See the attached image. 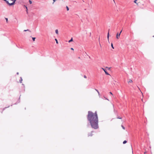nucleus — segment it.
I'll list each match as a JSON object with an SVG mask.
<instances>
[{"label": "nucleus", "mask_w": 154, "mask_h": 154, "mask_svg": "<svg viewBox=\"0 0 154 154\" xmlns=\"http://www.w3.org/2000/svg\"><path fill=\"white\" fill-rule=\"evenodd\" d=\"M87 118L92 128L94 129L98 128V118L96 112L94 113L88 111Z\"/></svg>", "instance_id": "f257e3e1"}, {"label": "nucleus", "mask_w": 154, "mask_h": 154, "mask_svg": "<svg viewBox=\"0 0 154 154\" xmlns=\"http://www.w3.org/2000/svg\"><path fill=\"white\" fill-rule=\"evenodd\" d=\"M102 69H103V70L104 71V72H105V74H106V75H109V73H108L107 72V71H106V70L105 69H103V68H102Z\"/></svg>", "instance_id": "f03ea898"}, {"label": "nucleus", "mask_w": 154, "mask_h": 154, "mask_svg": "<svg viewBox=\"0 0 154 154\" xmlns=\"http://www.w3.org/2000/svg\"><path fill=\"white\" fill-rule=\"evenodd\" d=\"M120 33L119 34L118 33H117L116 36V38L117 39H118L120 37Z\"/></svg>", "instance_id": "7ed1b4c3"}, {"label": "nucleus", "mask_w": 154, "mask_h": 154, "mask_svg": "<svg viewBox=\"0 0 154 154\" xmlns=\"http://www.w3.org/2000/svg\"><path fill=\"white\" fill-rule=\"evenodd\" d=\"M93 135V134L92 133V132H91V133H89L88 134V137H91Z\"/></svg>", "instance_id": "20e7f679"}, {"label": "nucleus", "mask_w": 154, "mask_h": 154, "mask_svg": "<svg viewBox=\"0 0 154 154\" xmlns=\"http://www.w3.org/2000/svg\"><path fill=\"white\" fill-rule=\"evenodd\" d=\"M132 82H133V81H132V80L131 79H129V81L128 82V83H132Z\"/></svg>", "instance_id": "39448f33"}, {"label": "nucleus", "mask_w": 154, "mask_h": 154, "mask_svg": "<svg viewBox=\"0 0 154 154\" xmlns=\"http://www.w3.org/2000/svg\"><path fill=\"white\" fill-rule=\"evenodd\" d=\"M55 32L57 35L58 34V30L57 29H56L55 30Z\"/></svg>", "instance_id": "423d86ee"}, {"label": "nucleus", "mask_w": 154, "mask_h": 154, "mask_svg": "<svg viewBox=\"0 0 154 154\" xmlns=\"http://www.w3.org/2000/svg\"><path fill=\"white\" fill-rule=\"evenodd\" d=\"M109 31H108V34H107V38H108V40H109Z\"/></svg>", "instance_id": "0eeeda50"}, {"label": "nucleus", "mask_w": 154, "mask_h": 154, "mask_svg": "<svg viewBox=\"0 0 154 154\" xmlns=\"http://www.w3.org/2000/svg\"><path fill=\"white\" fill-rule=\"evenodd\" d=\"M72 41H73V39H72V38L71 39V40H69L68 42H69H69Z\"/></svg>", "instance_id": "6e6552de"}, {"label": "nucleus", "mask_w": 154, "mask_h": 154, "mask_svg": "<svg viewBox=\"0 0 154 154\" xmlns=\"http://www.w3.org/2000/svg\"><path fill=\"white\" fill-rule=\"evenodd\" d=\"M22 80H22V78H20V83H22Z\"/></svg>", "instance_id": "1a4fd4ad"}, {"label": "nucleus", "mask_w": 154, "mask_h": 154, "mask_svg": "<svg viewBox=\"0 0 154 154\" xmlns=\"http://www.w3.org/2000/svg\"><path fill=\"white\" fill-rule=\"evenodd\" d=\"M66 8L67 10V11H68L69 10V9L68 7L67 6H66Z\"/></svg>", "instance_id": "9d476101"}, {"label": "nucleus", "mask_w": 154, "mask_h": 154, "mask_svg": "<svg viewBox=\"0 0 154 154\" xmlns=\"http://www.w3.org/2000/svg\"><path fill=\"white\" fill-rule=\"evenodd\" d=\"M111 46L112 47V48L113 49H114V47L113 46V44H112V43L111 44Z\"/></svg>", "instance_id": "9b49d317"}, {"label": "nucleus", "mask_w": 154, "mask_h": 154, "mask_svg": "<svg viewBox=\"0 0 154 154\" xmlns=\"http://www.w3.org/2000/svg\"><path fill=\"white\" fill-rule=\"evenodd\" d=\"M106 68L107 69L109 70H110V68H111L110 67H106Z\"/></svg>", "instance_id": "f8f14e48"}, {"label": "nucleus", "mask_w": 154, "mask_h": 154, "mask_svg": "<svg viewBox=\"0 0 154 154\" xmlns=\"http://www.w3.org/2000/svg\"><path fill=\"white\" fill-rule=\"evenodd\" d=\"M127 141L126 140H124L123 142V144H125L127 143Z\"/></svg>", "instance_id": "ddd939ff"}, {"label": "nucleus", "mask_w": 154, "mask_h": 154, "mask_svg": "<svg viewBox=\"0 0 154 154\" xmlns=\"http://www.w3.org/2000/svg\"><path fill=\"white\" fill-rule=\"evenodd\" d=\"M95 90L97 92L99 95L100 94V93H99V92L96 89H95Z\"/></svg>", "instance_id": "4468645a"}, {"label": "nucleus", "mask_w": 154, "mask_h": 154, "mask_svg": "<svg viewBox=\"0 0 154 154\" xmlns=\"http://www.w3.org/2000/svg\"><path fill=\"white\" fill-rule=\"evenodd\" d=\"M35 37L32 38V39L33 41H35Z\"/></svg>", "instance_id": "2eb2a0df"}, {"label": "nucleus", "mask_w": 154, "mask_h": 154, "mask_svg": "<svg viewBox=\"0 0 154 154\" xmlns=\"http://www.w3.org/2000/svg\"><path fill=\"white\" fill-rule=\"evenodd\" d=\"M29 2L30 4H32V2L31 0H29Z\"/></svg>", "instance_id": "dca6fc26"}, {"label": "nucleus", "mask_w": 154, "mask_h": 154, "mask_svg": "<svg viewBox=\"0 0 154 154\" xmlns=\"http://www.w3.org/2000/svg\"><path fill=\"white\" fill-rule=\"evenodd\" d=\"M55 41H56V43L57 44H58V41H57V39H55Z\"/></svg>", "instance_id": "f3484780"}, {"label": "nucleus", "mask_w": 154, "mask_h": 154, "mask_svg": "<svg viewBox=\"0 0 154 154\" xmlns=\"http://www.w3.org/2000/svg\"><path fill=\"white\" fill-rule=\"evenodd\" d=\"M5 20H6V22H7V23H8V18H5Z\"/></svg>", "instance_id": "a211bd4d"}, {"label": "nucleus", "mask_w": 154, "mask_h": 154, "mask_svg": "<svg viewBox=\"0 0 154 154\" xmlns=\"http://www.w3.org/2000/svg\"><path fill=\"white\" fill-rule=\"evenodd\" d=\"M137 1V0H134V2L135 3L137 4V2H136Z\"/></svg>", "instance_id": "6ab92c4d"}, {"label": "nucleus", "mask_w": 154, "mask_h": 154, "mask_svg": "<svg viewBox=\"0 0 154 154\" xmlns=\"http://www.w3.org/2000/svg\"><path fill=\"white\" fill-rule=\"evenodd\" d=\"M56 1V0H53V4L54 2Z\"/></svg>", "instance_id": "aec40b11"}, {"label": "nucleus", "mask_w": 154, "mask_h": 154, "mask_svg": "<svg viewBox=\"0 0 154 154\" xmlns=\"http://www.w3.org/2000/svg\"><path fill=\"white\" fill-rule=\"evenodd\" d=\"M122 127L124 129H125V127L123 126L122 125Z\"/></svg>", "instance_id": "412c9836"}, {"label": "nucleus", "mask_w": 154, "mask_h": 154, "mask_svg": "<svg viewBox=\"0 0 154 154\" xmlns=\"http://www.w3.org/2000/svg\"><path fill=\"white\" fill-rule=\"evenodd\" d=\"M109 93L111 95H113V94H112V93L111 92H110Z\"/></svg>", "instance_id": "4be33fe9"}, {"label": "nucleus", "mask_w": 154, "mask_h": 154, "mask_svg": "<svg viewBox=\"0 0 154 154\" xmlns=\"http://www.w3.org/2000/svg\"><path fill=\"white\" fill-rule=\"evenodd\" d=\"M26 7V11H27V10H28L27 7Z\"/></svg>", "instance_id": "5701e85b"}, {"label": "nucleus", "mask_w": 154, "mask_h": 154, "mask_svg": "<svg viewBox=\"0 0 154 154\" xmlns=\"http://www.w3.org/2000/svg\"><path fill=\"white\" fill-rule=\"evenodd\" d=\"M84 77L85 78H86V76L85 75H84Z\"/></svg>", "instance_id": "b1692460"}, {"label": "nucleus", "mask_w": 154, "mask_h": 154, "mask_svg": "<svg viewBox=\"0 0 154 154\" xmlns=\"http://www.w3.org/2000/svg\"><path fill=\"white\" fill-rule=\"evenodd\" d=\"M28 31V30H24V31Z\"/></svg>", "instance_id": "393cba45"}, {"label": "nucleus", "mask_w": 154, "mask_h": 154, "mask_svg": "<svg viewBox=\"0 0 154 154\" xmlns=\"http://www.w3.org/2000/svg\"><path fill=\"white\" fill-rule=\"evenodd\" d=\"M71 50H74L72 48H71Z\"/></svg>", "instance_id": "a878e982"}, {"label": "nucleus", "mask_w": 154, "mask_h": 154, "mask_svg": "<svg viewBox=\"0 0 154 154\" xmlns=\"http://www.w3.org/2000/svg\"><path fill=\"white\" fill-rule=\"evenodd\" d=\"M122 30H121V32H120V33H120V34H121V32H122Z\"/></svg>", "instance_id": "bb28decb"}, {"label": "nucleus", "mask_w": 154, "mask_h": 154, "mask_svg": "<svg viewBox=\"0 0 154 154\" xmlns=\"http://www.w3.org/2000/svg\"><path fill=\"white\" fill-rule=\"evenodd\" d=\"M146 152H144V154H146Z\"/></svg>", "instance_id": "cd10ccee"}, {"label": "nucleus", "mask_w": 154, "mask_h": 154, "mask_svg": "<svg viewBox=\"0 0 154 154\" xmlns=\"http://www.w3.org/2000/svg\"><path fill=\"white\" fill-rule=\"evenodd\" d=\"M141 100H142V102H143V99H142Z\"/></svg>", "instance_id": "c85d7f7f"}, {"label": "nucleus", "mask_w": 154, "mask_h": 154, "mask_svg": "<svg viewBox=\"0 0 154 154\" xmlns=\"http://www.w3.org/2000/svg\"><path fill=\"white\" fill-rule=\"evenodd\" d=\"M132 153H133V151L132 150Z\"/></svg>", "instance_id": "c756f323"}, {"label": "nucleus", "mask_w": 154, "mask_h": 154, "mask_svg": "<svg viewBox=\"0 0 154 154\" xmlns=\"http://www.w3.org/2000/svg\"><path fill=\"white\" fill-rule=\"evenodd\" d=\"M78 58H79V59H80V57H78Z\"/></svg>", "instance_id": "7c9ffc66"}, {"label": "nucleus", "mask_w": 154, "mask_h": 154, "mask_svg": "<svg viewBox=\"0 0 154 154\" xmlns=\"http://www.w3.org/2000/svg\"><path fill=\"white\" fill-rule=\"evenodd\" d=\"M17 74H18V72H17Z\"/></svg>", "instance_id": "2f4dec72"}, {"label": "nucleus", "mask_w": 154, "mask_h": 154, "mask_svg": "<svg viewBox=\"0 0 154 154\" xmlns=\"http://www.w3.org/2000/svg\"><path fill=\"white\" fill-rule=\"evenodd\" d=\"M107 99V100H108V99Z\"/></svg>", "instance_id": "473e14b6"}, {"label": "nucleus", "mask_w": 154, "mask_h": 154, "mask_svg": "<svg viewBox=\"0 0 154 154\" xmlns=\"http://www.w3.org/2000/svg\"><path fill=\"white\" fill-rule=\"evenodd\" d=\"M107 99V100H108V99Z\"/></svg>", "instance_id": "72a5a7b5"}, {"label": "nucleus", "mask_w": 154, "mask_h": 154, "mask_svg": "<svg viewBox=\"0 0 154 154\" xmlns=\"http://www.w3.org/2000/svg\"><path fill=\"white\" fill-rule=\"evenodd\" d=\"M153 37H154V35L153 36Z\"/></svg>", "instance_id": "f704fd0d"}]
</instances>
